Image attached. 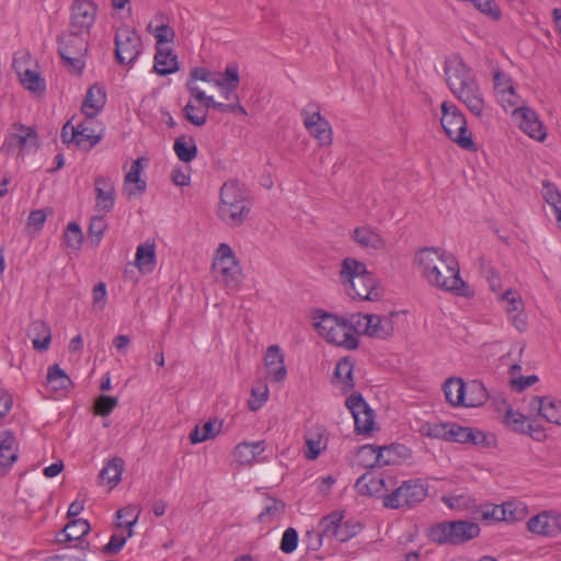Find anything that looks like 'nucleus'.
<instances>
[{"label": "nucleus", "mask_w": 561, "mask_h": 561, "mask_svg": "<svg viewBox=\"0 0 561 561\" xmlns=\"http://www.w3.org/2000/svg\"><path fill=\"white\" fill-rule=\"evenodd\" d=\"M345 405L354 417L356 432L359 434H369L374 430L375 414L363 396L360 393L351 394Z\"/></svg>", "instance_id": "2eb2a0df"}, {"label": "nucleus", "mask_w": 561, "mask_h": 561, "mask_svg": "<svg viewBox=\"0 0 561 561\" xmlns=\"http://www.w3.org/2000/svg\"><path fill=\"white\" fill-rule=\"evenodd\" d=\"M527 530L534 535L553 538L561 534V514L556 511H542L530 517Z\"/></svg>", "instance_id": "dca6fc26"}, {"label": "nucleus", "mask_w": 561, "mask_h": 561, "mask_svg": "<svg viewBox=\"0 0 561 561\" xmlns=\"http://www.w3.org/2000/svg\"><path fill=\"white\" fill-rule=\"evenodd\" d=\"M135 265L141 273H150L156 266V244L147 241L139 244L136 250Z\"/></svg>", "instance_id": "2f4dec72"}, {"label": "nucleus", "mask_w": 561, "mask_h": 561, "mask_svg": "<svg viewBox=\"0 0 561 561\" xmlns=\"http://www.w3.org/2000/svg\"><path fill=\"white\" fill-rule=\"evenodd\" d=\"M285 511V504L278 500H270L263 511L259 514L257 520L262 524L273 523L279 519Z\"/></svg>", "instance_id": "79ce46f5"}, {"label": "nucleus", "mask_w": 561, "mask_h": 561, "mask_svg": "<svg viewBox=\"0 0 561 561\" xmlns=\"http://www.w3.org/2000/svg\"><path fill=\"white\" fill-rule=\"evenodd\" d=\"M298 531L295 528H287L283 534L279 549L287 554L294 552L298 546Z\"/></svg>", "instance_id": "052dcab7"}, {"label": "nucleus", "mask_w": 561, "mask_h": 561, "mask_svg": "<svg viewBox=\"0 0 561 561\" xmlns=\"http://www.w3.org/2000/svg\"><path fill=\"white\" fill-rule=\"evenodd\" d=\"M18 459V443L11 431L0 433V467L5 471L12 467Z\"/></svg>", "instance_id": "a878e982"}, {"label": "nucleus", "mask_w": 561, "mask_h": 561, "mask_svg": "<svg viewBox=\"0 0 561 561\" xmlns=\"http://www.w3.org/2000/svg\"><path fill=\"white\" fill-rule=\"evenodd\" d=\"M505 510V522L514 523L523 520L527 516V506L522 502L508 501L503 503Z\"/></svg>", "instance_id": "603ef678"}, {"label": "nucleus", "mask_w": 561, "mask_h": 561, "mask_svg": "<svg viewBox=\"0 0 561 561\" xmlns=\"http://www.w3.org/2000/svg\"><path fill=\"white\" fill-rule=\"evenodd\" d=\"M396 313H390L389 316H378V314H369L367 316L365 322V335L374 339L386 340L393 334L394 327L392 322V316Z\"/></svg>", "instance_id": "5701e85b"}, {"label": "nucleus", "mask_w": 561, "mask_h": 561, "mask_svg": "<svg viewBox=\"0 0 561 561\" xmlns=\"http://www.w3.org/2000/svg\"><path fill=\"white\" fill-rule=\"evenodd\" d=\"M343 513L335 511L327 516L322 517L319 522L318 528L321 530V534H324V537H335V529H339L342 520Z\"/></svg>", "instance_id": "a18cd8bd"}, {"label": "nucleus", "mask_w": 561, "mask_h": 561, "mask_svg": "<svg viewBox=\"0 0 561 561\" xmlns=\"http://www.w3.org/2000/svg\"><path fill=\"white\" fill-rule=\"evenodd\" d=\"M265 450V442L257 440L253 443L243 442L236 446L233 450L234 460L240 465L252 463L259 455Z\"/></svg>", "instance_id": "7c9ffc66"}, {"label": "nucleus", "mask_w": 561, "mask_h": 561, "mask_svg": "<svg viewBox=\"0 0 561 561\" xmlns=\"http://www.w3.org/2000/svg\"><path fill=\"white\" fill-rule=\"evenodd\" d=\"M352 237L357 244L365 249L381 250L386 247L383 238L369 226L355 228Z\"/></svg>", "instance_id": "c85d7f7f"}, {"label": "nucleus", "mask_w": 561, "mask_h": 561, "mask_svg": "<svg viewBox=\"0 0 561 561\" xmlns=\"http://www.w3.org/2000/svg\"><path fill=\"white\" fill-rule=\"evenodd\" d=\"M446 83L453 94L476 116L484 111V99L473 71L459 56L445 62Z\"/></svg>", "instance_id": "f03ea898"}, {"label": "nucleus", "mask_w": 561, "mask_h": 561, "mask_svg": "<svg viewBox=\"0 0 561 561\" xmlns=\"http://www.w3.org/2000/svg\"><path fill=\"white\" fill-rule=\"evenodd\" d=\"M542 196L547 204H549L556 214L557 219H561V193L558 188L549 183H543Z\"/></svg>", "instance_id": "3c124183"}, {"label": "nucleus", "mask_w": 561, "mask_h": 561, "mask_svg": "<svg viewBox=\"0 0 561 561\" xmlns=\"http://www.w3.org/2000/svg\"><path fill=\"white\" fill-rule=\"evenodd\" d=\"M239 69L236 64L228 65L220 79H216L214 83L218 88H228L229 92L236 91L239 85Z\"/></svg>", "instance_id": "c03bdc74"}, {"label": "nucleus", "mask_w": 561, "mask_h": 561, "mask_svg": "<svg viewBox=\"0 0 561 561\" xmlns=\"http://www.w3.org/2000/svg\"><path fill=\"white\" fill-rule=\"evenodd\" d=\"M124 466L125 462L121 457H114L100 471V481L115 486L122 479Z\"/></svg>", "instance_id": "c9c22d12"}, {"label": "nucleus", "mask_w": 561, "mask_h": 561, "mask_svg": "<svg viewBox=\"0 0 561 561\" xmlns=\"http://www.w3.org/2000/svg\"><path fill=\"white\" fill-rule=\"evenodd\" d=\"M213 273L215 278L227 288L234 289L241 282V267L229 244L220 243L218 245L213 262Z\"/></svg>", "instance_id": "9b49d317"}, {"label": "nucleus", "mask_w": 561, "mask_h": 561, "mask_svg": "<svg viewBox=\"0 0 561 561\" xmlns=\"http://www.w3.org/2000/svg\"><path fill=\"white\" fill-rule=\"evenodd\" d=\"M340 280L353 299L376 301L382 295L381 288L377 286L374 275L367 271L366 264L355 259L346 257L342 261Z\"/></svg>", "instance_id": "20e7f679"}, {"label": "nucleus", "mask_w": 561, "mask_h": 561, "mask_svg": "<svg viewBox=\"0 0 561 561\" xmlns=\"http://www.w3.org/2000/svg\"><path fill=\"white\" fill-rule=\"evenodd\" d=\"M184 117L193 125L201 127L207 122L206 110L198 108L188 102L183 108Z\"/></svg>", "instance_id": "6e6d98bb"}, {"label": "nucleus", "mask_w": 561, "mask_h": 561, "mask_svg": "<svg viewBox=\"0 0 561 561\" xmlns=\"http://www.w3.org/2000/svg\"><path fill=\"white\" fill-rule=\"evenodd\" d=\"M353 363L346 357L340 359L336 364L334 378H336L337 381L343 385L344 392L352 390L355 386L353 379Z\"/></svg>", "instance_id": "ea45409f"}, {"label": "nucleus", "mask_w": 561, "mask_h": 561, "mask_svg": "<svg viewBox=\"0 0 561 561\" xmlns=\"http://www.w3.org/2000/svg\"><path fill=\"white\" fill-rule=\"evenodd\" d=\"M118 405V400L115 397L100 396L93 405L95 415L107 416Z\"/></svg>", "instance_id": "5fc2aeb1"}, {"label": "nucleus", "mask_w": 561, "mask_h": 561, "mask_svg": "<svg viewBox=\"0 0 561 561\" xmlns=\"http://www.w3.org/2000/svg\"><path fill=\"white\" fill-rule=\"evenodd\" d=\"M137 523V515L133 519H128L125 523L119 522L117 523V527H127L128 533L126 536L124 535H117L114 534L111 536L108 543H106L103 548V552L108 556H115L117 554L123 547L125 546L127 538L131 537L133 535V526Z\"/></svg>", "instance_id": "e433bc0d"}, {"label": "nucleus", "mask_w": 561, "mask_h": 561, "mask_svg": "<svg viewBox=\"0 0 561 561\" xmlns=\"http://www.w3.org/2000/svg\"><path fill=\"white\" fill-rule=\"evenodd\" d=\"M186 88L190 94L198 102L203 104L204 110L214 108L216 106L217 101L214 100L213 96H208L202 91L193 81L186 82Z\"/></svg>", "instance_id": "bf43d9fd"}, {"label": "nucleus", "mask_w": 561, "mask_h": 561, "mask_svg": "<svg viewBox=\"0 0 561 561\" xmlns=\"http://www.w3.org/2000/svg\"><path fill=\"white\" fill-rule=\"evenodd\" d=\"M142 159L135 160L124 179V191L129 195L142 194L146 191V181L140 179L142 172Z\"/></svg>", "instance_id": "c756f323"}, {"label": "nucleus", "mask_w": 561, "mask_h": 561, "mask_svg": "<svg viewBox=\"0 0 561 561\" xmlns=\"http://www.w3.org/2000/svg\"><path fill=\"white\" fill-rule=\"evenodd\" d=\"M222 423L217 420H209L202 426L196 425L190 433V442L198 444L215 438L221 431Z\"/></svg>", "instance_id": "f704fd0d"}, {"label": "nucleus", "mask_w": 561, "mask_h": 561, "mask_svg": "<svg viewBox=\"0 0 561 561\" xmlns=\"http://www.w3.org/2000/svg\"><path fill=\"white\" fill-rule=\"evenodd\" d=\"M264 364L267 375L275 382H282L287 376V369L284 363V355L278 345L267 347L264 355Z\"/></svg>", "instance_id": "b1692460"}, {"label": "nucleus", "mask_w": 561, "mask_h": 561, "mask_svg": "<svg viewBox=\"0 0 561 561\" xmlns=\"http://www.w3.org/2000/svg\"><path fill=\"white\" fill-rule=\"evenodd\" d=\"M95 210L107 214L113 210L116 199L115 184L111 178L94 179Z\"/></svg>", "instance_id": "aec40b11"}, {"label": "nucleus", "mask_w": 561, "mask_h": 561, "mask_svg": "<svg viewBox=\"0 0 561 561\" xmlns=\"http://www.w3.org/2000/svg\"><path fill=\"white\" fill-rule=\"evenodd\" d=\"M154 70L161 76L171 75L179 70L178 57L170 47L157 46Z\"/></svg>", "instance_id": "bb28decb"}, {"label": "nucleus", "mask_w": 561, "mask_h": 561, "mask_svg": "<svg viewBox=\"0 0 561 561\" xmlns=\"http://www.w3.org/2000/svg\"><path fill=\"white\" fill-rule=\"evenodd\" d=\"M13 127L16 129V133H11L4 139L1 151L11 153L18 149L19 154H25L37 149V134L33 128L22 124H14Z\"/></svg>", "instance_id": "4468645a"}, {"label": "nucleus", "mask_w": 561, "mask_h": 561, "mask_svg": "<svg viewBox=\"0 0 561 561\" xmlns=\"http://www.w3.org/2000/svg\"><path fill=\"white\" fill-rule=\"evenodd\" d=\"M480 534L477 523L470 520L443 522L431 528L430 537L433 541L444 545H461Z\"/></svg>", "instance_id": "1a4fd4ad"}, {"label": "nucleus", "mask_w": 561, "mask_h": 561, "mask_svg": "<svg viewBox=\"0 0 561 561\" xmlns=\"http://www.w3.org/2000/svg\"><path fill=\"white\" fill-rule=\"evenodd\" d=\"M304 126L320 146H331L333 141L332 127L329 121L321 115L320 106L316 102L308 103L300 112Z\"/></svg>", "instance_id": "f8f14e48"}, {"label": "nucleus", "mask_w": 561, "mask_h": 561, "mask_svg": "<svg viewBox=\"0 0 561 561\" xmlns=\"http://www.w3.org/2000/svg\"><path fill=\"white\" fill-rule=\"evenodd\" d=\"M319 335L328 343L353 351L358 347V339L350 330L346 319L316 309L311 316Z\"/></svg>", "instance_id": "39448f33"}, {"label": "nucleus", "mask_w": 561, "mask_h": 561, "mask_svg": "<svg viewBox=\"0 0 561 561\" xmlns=\"http://www.w3.org/2000/svg\"><path fill=\"white\" fill-rule=\"evenodd\" d=\"M27 336L32 340L33 347L36 351L44 352L48 350L51 340L49 325L42 321H33L27 329Z\"/></svg>", "instance_id": "cd10ccee"}, {"label": "nucleus", "mask_w": 561, "mask_h": 561, "mask_svg": "<svg viewBox=\"0 0 561 561\" xmlns=\"http://www.w3.org/2000/svg\"><path fill=\"white\" fill-rule=\"evenodd\" d=\"M141 53V38L129 27H122L115 34V57L121 65H131Z\"/></svg>", "instance_id": "ddd939ff"}, {"label": "nucleus", "mask_w": 561, "mask_h": 561, "mask_svg": "<svg viewBox=\"0 0 561 561\" xmlns=\"http://www.w3.org/2000/svg\"><path fill=\"white\" fill-rule=\"evenodd\" d=\"M468 2L492 21H499L502 16L501 9L494 0H469Z\"/></svg>", "instance_id": "864d4df0"}, {"label": "nucleus", "mask_w": 561, "mask_h": 561, "mask_svg": "<svg viewBox=\"0 0 561 561\" xmlns=\"http://www.w3.org/2000/svg\"><path fill=\"white\" fill-rule=\"evenodd\" d=\"M89 35L72 30L62 33L58 37V53L64 66L80 73L84 68V56L88 50Z\"/></svg>", "instance_id": "6e6552de"}, {"label": "nucleus", "mask_w": 561, "mask_h": 561, "mask_svg": "<svg viewBox=\"0 0 561 561\" xmlns=\"http://www.w3.org/2000/svg\"><path fill=\"white\" fill-rule=\"evenodd\" d=\"M396 482L391 476H377L373 472H366L360 476L355 488L362 495L385 497L387 492H391Z\"/></svg>", "instance_id": "a211bd4d"}, {"label": "nucleus", "mask_w": 561, "mask_h": 561, "mask_svg": "<svg viewBox=\"0 0 561 561\" xmlns=\"http://www.w3.org/2000/svg\"><path fill=\"white\" fill-rule=\"evenodd\" d=\"M90 531V524L87 519H73L69 522L64 528L66 540H79Z\"/></svg>", "instance_id": "49530a36"}, {"label": "nucleus", "mask_w": 561, "mask_h": 561, "mask_svg": "<svg viewBox=\"0 0 561 561\" xmlns=\"http://www.w3.org/2000/svg\"><path fill=\"white\" fill-rule=\"evenodd\" d=\"M323 430L318 427L310 431L306 436L305 457L309 460H314L327 448V438L323 435Z\"/></svg>", "instance_id": "72a5a7b5"}, {"label": "nucleus", "mask_w": 561, "mask_h": 561, "mask_svg": "<svg viewBox=\"0 0 561 561\" xmlns=\"http://www.w3.org/2000/svg\"><path fill=\"white\" fill-rule=\"evenodd\" d=\"M415 264L432 286L466 296V283L459 274L456 257L440 248H424L416 252Z\"/></svg>", "instance_id": "f257e3e1"}, {"label": "nucleus", "mask_w": 561, "mask_h": 561, "mask_svg": "<svg viewBox=\"0 0 561 561\" xmlns=\"http://www.w3.org/2000/svg\"><path fill=\"white\" fill-rule=\"evenodd\" d=\"M440 108V124L446 136L461 149L477 150L472 135L468 129L467 119L459 107L453 103L443 102Z\"/></svg>", "instance_id": "423d86ee"}, {"label": "nucleus", "mask_w": 561, "mask_h": 561, "mask_svg": "<svg viewBox=\"0 0 561 561\" xmlns=\"http://www.w3.org/2000/svg\"><path fill=\"white\" fill-rule=\"evenodd\" d=\"M500 299L507 302L506 312L510 317L512 324L519 331L523 332L527 327V317L524 312V302L522 297L517 295L513 289H507L500 294Z\"/></svg>", "instance_id": "4be33fe9"}, {"label": "nucleus", "mask_w": 561, "mask_h": 561, "mask_svg": "<svg viewBox=\"0 0 561 561\" xmlns=\"http://www.w3.org/2000/svg\"><path fill=\"white\" fill-rule=\"evenodd\" d=\"M153 36L157 39V46H164V44L172 43L175 37L174 30L167 24H161L151 30V25L148 26Z\"/></svg>", "instance_id": "680f3d73"}, {"label": "nucleus", "mask_w": 561, "mask_h": 561, "mask_svg": "<svg viewBox=\"0 0 561 561\" xmlns=\"http://www.w3.org/2000/svg\"><path fill=\"white\" fill-rule=\"evenodd\" d=\"M106 228L105 214L102 213V215H95L91 218L88 232L89 239L94 245H99Z\"/></svg>", "instance_id": "8fccbe9b"}, {"label": "nucleus", "mask_w": 561, "mask_h": 561, "mask_svg": "<svg viewBox=\"0 0 561 561\" xmlns=\"http://www.w3.org/2000/svg\"><path fill=\"white\" fill-rule=\"evenodd\" d=\"M360 529L359 524L346 520L341 523L339 529H335V539L345 542L356 536Z\"/></svg>", "instance_id": "4d7b16f0"}, {"label": "nucleus", "mask_w": 561, "mask_h": 561, "mask_svg": "<svg viewBox=\"0 0 561 561\" xmlns=\"http://www.w3.org/2000/svg\"><path fill=\"white\" fill-rule=\"evenodd\" d=\"M427 496V486L420 480L403 481L400 486L392 489L383 500V506L392 510L411 508Z\"/></svg>", "instance_id": "9d476101"}, {"label": "nucleus", "mask_w": 561, "mask_h": 561, "mask_svg": "<svg viewBox=\"0 0 561 561\" xmlns=\"http://www.w3.org/2000/svg\"><path fill=\"white\" fill-rule=\"evenodd\" d=\"M21 84L33 93H43L45 91V82L41 76L33 70L26 69L20 72Z\"/></svg>", "instance_id": "de8ad7c7"}, {"label": "nucleus", "mask_w": 561, "mask_h": 561, "mask_svg": "<svg viewBox=\"0 0 561 561\" xmlns=\"http://www.w3.org/2000/svg\"><path fill=\"white\" fill-rule=\"evenodd\" d=\"M252 201L245 186L236 180L226 181L219 192L217 217L229 228L241 227L248 219Z\"/></svg>", "instance_id": "7ed1b4c3"}, {"label": "nucleus", "mask_w": 561, "mask_h": 561, "mask_svg": "<svg viewBox=\"0 0 561 561\" xmlns=\"http://www.w3.org/2000/svg\"><path fill=\"white\" fill-rule=\"evenodd\" d=\"M251 394L252 399L249 400L248 407L251 411H257L268 399L267 386L263 385L257 388H252Z\"/></svg>", "instance_id": "69168bd1"}, {"label": "nucleus", "mask_w": 561, "mask_h": 561, "mask_svg": "<svg viewBox=\"0 0 561 561\" xmlns=\"http://www.w3.org/2000/svg\"><path fill=\"white\" fill-rule=\"evenodd\" d=\"M98 13V5L92 0H75L71 8L70 28L89 35Z\"/></svg>", "instance_id": "f3484780"}, {"label": "nucleus", "mask_w": 561, "mask_h": 561, "mask_svg": "<svg viewBox=\"0 0 561 561\" xmlns=\"http://www.w3.org/2000/svg\"><path fill=\"white\" fill-rule=\"evenodd\" d=\"M47 385L54 391H58V390L68 391L73 386L70 377L66 374V371L64 369H61L59 367L58 364H55V365L48 367Z\"/></svg>", "instance_id": "58836bf2"}, {"label": "nucleus", "mask_w": 561, "mask_h": 561, "mask_svg": "<svg viewBox=\"0 0 561 561\" xmlns=\"http://www.w3.org/2000/svg\"><path fill=\"white\" fill-rule=\"evenodd\" d=\"M176 157L183 162H191L197 156V146L193 137L191 136H179L173 146Z\"/></svg>", "instance_id": "4c0bfd02"}, {"label": "nucleus", "mask_w": 561, "mask_h": 561, "mask_svg": "<svg viewBox=\"0 0 561 561\" xmlns=\"http://www.w3.org/2000/svg\"><path fill=\"white\" fill-rule=\"evenodd\" d=\"M397 449L398 447L394 445L377 447V455L375 456L376 466L382 467L399 463L400 455Z\"/></svg>", "instance_id": "09e8293b"}, {"label": "nucleus", "mask_w": 561, "mask_h": 561, "mask_svg": "<svg viewBox=\"0 0 561 561\" xmlns=\"http://www.w3.org/2000/svg\"><path fill=\"white\" fill-rule=\"evenodd\" d=\"M106 103V92L100 84H93L87 91L84 101L82 103V112L89 118H93L101 112Z\"/></svg>", "instance_id": "393cba45"}, {"label": "nucleus", "mask_w": 561, "mask_h": 561, "mask_svg": "<svg viewBox=\"0 0 561 561\" xmlns=\"http://www.w3.org/2000/svg\"><path fill=\"white\" fill-rule=\"evenodd\" d=\"M538 381V377L536 375L529 376H520V377H512L511 378V388L516 392H522L528 387L533 386Z\"/></svg>", "instance_id": "774afa93"}, {"label": "nucleus", "mask_w": 561, "mask_h": 561, "mask_svg": "<svg viewBox=\"0 0 561 561\" xmlns=\"http://www.w3.org/2000/svg\"><path fill=\"white\" fill-rule=\"evenodd\" d=\"M513 115L518 122L519 128L530 138L538 141L546 139V128L534 110L520 106L513 111Z\"/></svg>", "instance_id": "6ab92c4d"}, {"label": "nucleus", "mask_w": 561, "mask_h": 561, "mask_svg": "<svg viewBox=\"0 0 561 561\" xmlns=\"http://www.w3.org/2000/svg\"><path fill=\"white\" fill-rule=\"evenodd\" d=\"M377 455V447L374 445H364L359 447L357 451V459L358 462L365 467V468H374L376 467L375 463V456Z\"/></svg>", "instance_id": "e2e57ef3"}, {"label": "nucleus", "mask_w": 561, "mask_h": 561, "mask_svg": "<svg viewBox=\"0 0 561 561\" xmlns=\"http://www.w3.org/2000/svg\"><path fill=\"white\" fill-rule=\"evenodd\" d=\"M67 245L72 249H79L83 242V233L77 222H70L65 232Z\"/></svg>", "instance_id": "13d9d810"}, {"label": "nucleus", "mask_w": 561, "mask_h": 561, "mask_svg": "<svg viewBox=\"0 0 561 561\" xmlns=\"http://www.w3.org/2000/svg\"><path fill=\"white\" fill-rule=\"evenodd\" d=\"M528 408L537 412L547 422L561 426V400L552 397H534Z\"/></svg>", "instance_id": "412c9836"}, {"label": "nucleus", "mask_w": 561, "mask_h": 561, "mask_svg": "<svg viewBox=\"0 0 561 561\" xmlns=\"http://www.w3.org/2000/svg\"><path fill=\"white\" fill-rule=\"evenodd\" d=\"M503 423L511 431L524 434L530 422L526 415L513 409H507L503 417Z\"/></svg>", "instance_id": "a19ab883"}, {"label": "nucleus", "mask_w": 561, "mask_h": 561, "mask_svg": "<svg viewBox=\"0 0 561 561\" xmlns=\"http://www.w3.org/2000/svg\"><path fill=\"white\" fill-rule=\"evenodd\" d=\"M443 390L446 400L454 407H480L488 399L484 386L476 380L467 385L461 378L450 377Z\"/></svg>", "instance_id": "0eeeda50"}, {"label": "nucleus", "mask_w": 561, "mask_h": 561, "mask_svg": "<svg viewBox=\"0 0 561 561\" xmlns=\"http://www.w3.org/2000/svg\"><path fill=\"white\" fill-rule=\"evenodd\" d=\"M493 81H494V90L496 91V94L499 95L500 101L502 103L505 102L506 95H508L510 98L515 96V89L511 82V79L504 72L495 71Z\"/></svg>", "instance_id": "37998d69"}, {"label": "nucleus", "mask_w": 561, "mask_h": 561, "mask_svg": "<svg viewBox=\"0 0 561 561\" xmlns=\"http://www.w3.org/2000/svg\"><path fill=\"white\" fill-rule=\"evenodd\" d=\"M449 440L466 444L471 438V427H465L460 425H451L449 431L446 433Z\"/></svg>", "instance_id": "0e129e2a"}, {"label": "nucleus", "mask_w": 561, "mask_h": 561, "mask_svg": "<svg viewBox=\"0 0 561 561\" xmlns=\"http://www.w3.org/2000/svg\"><path fill=\"white\" fill-rule=\"evenodd\" d=\"M93 124L92 118H87L84 122L80 123L78 128V139L77 147L81 150L89 151L95 145H98L102 138L100 134H95L94 129L91 127Z\"/></svg>", "instance_id": "473e14b6"}, {"label": "nucleus", "mask_w": 561, "mask_h": 561, "mask_svg": "<svg viewBox=\"0 0 561 561\" xmlns=\"http://www.w3.org/2000/svg\"><path fill=\"white\" fill-rule=\"evenodd\" d=\"M323 538L324 534H321V530L318 527L317 529L308 530L304 539L307 550L318 551L322 547Z\"/></svg>", "instance_id": "338daca9"}]
</instances>
